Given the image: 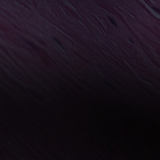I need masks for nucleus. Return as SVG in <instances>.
Returning a JSON list of instances; mask_svg holds the SVG:
<instances>
[{
  "label": "nucleus",
  "instance_id": "f257e3e1",
  "mask_svg": "<svg viewBox=\"0 0 160 160\" xmlns=\"http://www.w3.org/2000/svg\"><path fill=\"white\" fill-rule=\"evenodd\" d=\"M110 21L112 24H113V25H115V22L112 19H110Z\"/></svg>",
  "mask_w": 160,
  "mask_h": 160
},
{
  "label": "nucleus",
  "instance_id": "f03ea898",
  "mask_svg": "<svg viewBox=\"0 0 160 160\" xmlns=\"http://www.w3.org/2000/svg\"><path fill=\"white\" fill-rule=\"evenodd\" d=\"M152 9L153 10H157V11H158L159 12H160V11H159L158 10V9H156V8H152Z\"/></svg>",
  "mask_w": 160,
  "mask_h": 160
},
{
  "label": "nucleus",
  "instance_id": "7ed1b4c3",
  "mask_svg": "<svg viewBox=\"0 0 160 160\" xmlns=\"http://www.w3.org/2000/svg\"><path fill=\"white\" fill-rule=\"evenodd\" d=\"M71 6L73 8H74L76 9V8L72 5V4L70 3L68 1H67Z\"/></svg>",
  "mask_w": 160,
  "mask_h": 160
},
{
  "label": "nucleus",
  "instance_id": "20e7f679",
  "mask_svg": "<svg viewBox=\"0 0 160 160\" xmlns=\"http://www.w3.org/2000/svg\"><path fill=\"white\" fill-rule=\"evenodd\" d=\"M129 41L130 42L132 43H133V44L134 43L131 40V39H130V40H129Z\"/></svg>",
  "mask_w": 160,
  "mask_h": 160
},
{
  "label": "nucleus",
  "instance_id": "39448f33",
  "mask_svg": "<svg viewBox=\"0 0 160 160\" xmlns=\"http://www.w3.org/2000/svg\"><path fill=\"white\" fill-rule=\"evenodd\" d=\"M142 0L145 2V1L144 0Z\"/></svg>",
  "mask_w": 160,
  "mask_h": 160
}]
</instances>
